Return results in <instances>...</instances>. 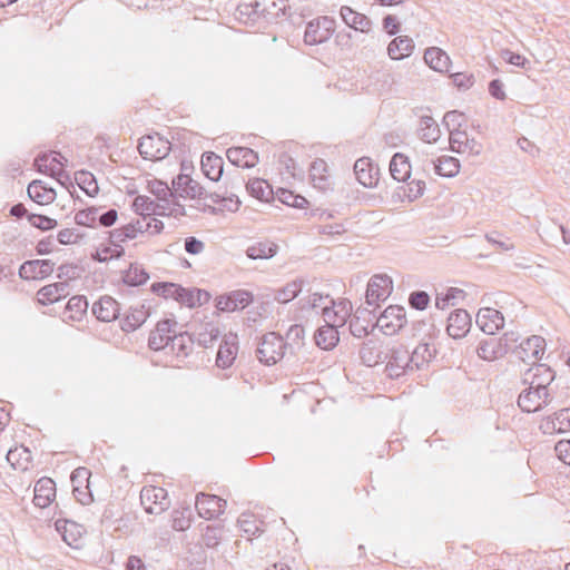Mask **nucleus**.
Wrapping results in <instances>:
<instances>
[{
	"instance_id": "nucleus-1",
	"label": "nucleus",
	"mask_w": 570,
	"mask_h": 570,
	"mask_svg": "<svg viewBox=\"0 0 570 570\" xmlns=\"http://www.w3.org/2000/svg\"><path fill=\"white\" fill-rule=\"evenodd\" d=\"M302 309L320 314L326 324L342 327L353 313V304L345 297L333 298L321 293L309 294L302 304Z\"/></svg>"
},
{
	"instance_id": "nucleus-2",
	"label": "nucleus",
	"mask_w": 570,
	"mask_h": 570,
	"mask_svg": "<svg viewBox=\"0 0 570 570\" xmlns=\"http://www.w3.org/2000/svg\"><path fill=\"white\" fill-rule=\"evenodd\" d=\"M444 124L450 131V147L458 154L468 156L479 155L482 146L474 139H470L463 125H466V118L463 112L451 110L444 116Z\"/></svg>"
},
{
	"instance_id": "nucleus-3",
	"label": "nucleus",
	"mask_w": 570,
	"mask_h": 570,
	"mask_svg": "<svg viewBox=\"0 0 570 570\" xmlns=\"http://www.w3.org/2000/svg\"><path fill=\"white\" fill-rule=\"evenodd\" d=\"M164 228V224L155 216H144L132 219L128 224L121 226L114 232V235L120 242L135 239L140 236H153L159 234Z\"/></svg>"
},
{
	"instance_id": "nucleus-4",
	"label": "nucleus",
	"mask_w": 570,
	"mask_h": 570,
	"mask_svg": "<svg viewBox=\"0 0 570 570\" xmlns=\"http://www.w3.org/2000/svg\"><path fill=\"white\" fill-rule=\"evenodd\" d=\"M406 324V311L400 305H389L376 321V326L380 332L387 336L396 335Z\"/></svg>"
},
{
	"instance_id": "nucleus-5",
	"label": "nucleus",
	"mask_w": 570,
	"mask_h": 570,
	"mask_svg": "<svg viewBox=\"0 0 570 570\" xmlns=\"http://www.w3.org/2000/svg\"><path fill=\"white\" fill-rule=\"evenodd\" d=\"M170 149V141L157 132L141 137L138 145L140 155L145 159L151 161H157L165 158L169 154Z\"/></svg>"
},
{
	"instance_id": "nucleus-6",
	"label": "nucleus",
	"mask_w": 570,
	"mask_h": 570,
	"mask_svg": "<svg viewBox=\"0 0 570 570\" xmlns=\"http://www.w3.org/2000/svg\"><path fill=\"white\" fill-rule=\"evenodd\" d=\"M551 401L547 385L538 384L525 389L518 399V404L523 412L534 413L542 410Z\"/></svg>"
},
{
	"instance_id": "nucleus-7",
	"label": "nucleus",
	"mask_w": 570,
	"mask_h": 570,
	"mask_svg": "<svg viewBox=\"0 0 570 570\" xmlns=\"http://www.w3.org/2000/svg\"><path fill=\"white\" fill-rule=\"evenodd\" d=\"M393 281L386 274L373 275L366 288V303L368 305L379 306L382 302H385L393 293Z\"/></svg>"
},
{
	"instance_id": "nucleus-8",
	"label": "nucleus",
	"mask_w": 570,
	"mask_h": 570,
	"mask_svg": "<svg viewBox=\"0 0 570 570\" xmlns=\"http://www.w3.org/2000/svg\"><path fill=\"white\" fill-rule=\"evenodd\" d=\"M284 341L276 333H268L263 336L257 348V355L262 363L266 365L276 364L284 356Z\"/></svg>"
},
{
	"instance_id": "nucleus-9",
	"label": "nucleus",
	"mask_w": 570,
	"mask_h": 570,
	"mask_svg": "<svg viewBox=\"0 0 570 570\" xmlns=\"http://www.w3.org/2000/svg\"><path fill=\"white\" fill-rule=\"evenodd\" d=\"M513 353L524 364L535 365L546 353V341L541 336L533 335L522 341Z\"/></svg>"
},
{
	"instance_id": "nucleus-10",
	"label": "nucleus",
	"mask_w": 570,
	"mask_h": 570,
	"mask_svg": "<svg viewBox=\"0 0 570 570\" xmlns=\"http://www.w3.org/2000/svg\"><path fill=\"white\" fill-rule=\"evenodd\" d=\"M140 501L145 511L151 514H159L169 505L167 491L156 485H145L140 491Z\"/></svg>"
},
{
	"instance_id": "nucleus-11",
	"label": "nucleus",
	"mask_w": 570,
	"mask_h": 570,
	"mask_svg": "<svg viewBox=\"0 0 570 570\" xmlns=\"http://www.w3.org/2000/svg\"><path fill=\"white\" fill-rule=\"evenodd\" d=\"M335 30V22L328 17H320L308 22L304 40L314 46L327 41Z\"/></svg>"
},
{
	"instance_id": "nucleus-12",
	"label": "nucleus",
	"mask_w": 570,
	"mask_h": 570,
	"mask_svg": "<svg viewBox=\"0 0 570 570\" xmlns=\"http://www.w3.org/2000/svg\"><path fill=\"white\" fill-rule=\"evenodd\" d=\"M177 336V323L174 320H161L150 332L148 344L154 351L166 348Z\"/></svg>"
},
{
	"instance_id": "nucleus-13",
	"label": "nucleus",
	"mask_w": 570,
	"mask_h": 570,
	"mask_svg": "<svg viewBox=\"0 0 570 570\" xmlns=\"http://www.w3.org/2000/svg\"><path fill=\"white\" fill-rule=\"evenodd\" d=\"M226 500L215 495L200 493L196 497L195 507L200 518L213 520L219 518L226 510Z\"/></svg>"
},
{
	"instance_id": "nucleus-14",
	"label": "nucleus",
	"mask_w": 570,
	"mask_h": 570,
	"mask_svg": "<svg viewBox=\"0 0 570 570\" xmlns=\"http://www.w3.org/2000/svg\"><path fill=\"white\" fill-rule=\"evenodd\" d=\"M65 157L57 151L40 154L35 159V167L39 173L60 179L65 176Z\"/></svg>"
},
{
	"instance_id": "nucleus-15",
	"label": "nucleus",
	"mask_w": 570,
	"mask_h": 570,
	"mask_svg": "<svg viewBox=\"0 0 570 570\" xmlns=\"http://www.w3.org/2000/svg\"><path fill=\"white\" fill-rule=\"evenodd\" d=\"M90 476V470L85 466L77 468L71 474L72 493L81 504H89L94 501Z\"/></svg>"
},
{
	"instance_id": "nucleus-16",
	"label": "nucleus",
	"mask_w": 570,
	"mask_h": 570,
	"mask_svg": "<svg viewBox=\"0 0 570 570\" xmlns=\"http://www.w3.org/2000/svg\"><path fill=\"white\" fill-rule=\"evenodd\" d=\"M56 529L61 533L63 541L71 548L80 549L86 542V530L73 521L57 520Z\"/></svg>"
},
{
	"instance_id": "nucleus-17",
	"label": "nucleus",
	"mask_w": 570,
	"mask_h": 570,
	"mask_svg": "<svg viewBox=\"0 0 570 570\" xmlns=\"http://www.w3.org/2000/svg\"><path fill=\"white\" fill-rule=\"evenodd\" d=\"M253 302V296L247 291H234L216 298V308L220 312L232 313L243 309Z\"/></svg>"
},
{
	"instance_id": "nucleus-18",
	"label": "nucleus",
	"mask_w": 570,
	"mask_h": 570,
	"mask_svg": "<svg viewBox=\"0 0 570 570\" xmlns=\"http://www.w3.org/2000/svg\"><path fill=\"white\" fill-rule=\"evenodd\" d=\"M53 272V263L49 259L24 262L19 268V275L27 281L43 279Z\"/></svg>"
},
{
	"instance_id": "nucleus-19",
	"label": "nucleus",
	"mask_w": 570,
	"mask_h": 570,
	"mask_svg": "<svg viewBox=\"0 0 570 570\" xmlns=\"http://www.w3.org/2000/svg\"><path fill=\"white\" fill-rule=\"evenodd\" d=\"M472 320L464 309H455L448 317L446 332L453 338L464 337L471 330Z\"/></svg>"
},
{
	"instance_id": "nucleus-20",
	"label": "nucleus",
	"mask_w": 570,
	"mask_h": 570,
	"mask_svg": "<svg viewBox=\"0 0 570 570\" xmlns=\"http://www.w3.org/2000/svg\"><path fill=\"white\" fill-rule=\"evenodd\" d=\"M476 324L482 332L493 335L503 327L504 317L498 309L483 307L476 314Z\"/></svg>"
},
{
	"instance_id": "nucleus-21",
	"label": "nucleus",
	"mask_w": 570,
	"mask_h": 570,
	"mask_svg": "<svg viewBox=\"0 0 570 570\" xmlns=\"http://www.w3.org/2000/svg\"><path fill=\"white\" fill-rule=\"evenodd\" d=\"M238 353V343L235 334H227L224 336L216 356V364L218 367H230Z\"/></svg>"
},
{
	"instance_id": "nucleus-22",
	"label": "nucleus",
	"mask_w": 570,
	"mask_h": 570,
	"mask_svg": "<svg viewBox=\"0 0 570 570\" xmlns=\"http://www.w3.org/2000/svg\"><path fill=\"white\" fill-rule=\"evenodd\" d=\"M476 354L483 361L494 362L505 354V346L501 338L489 337L479 343Z\"/></svg>"
},
{
	"instance_id": "nucleus-23",
	"label": "nucleus",
	"mask_w": 570,
	"mask_h": 570,
	"mask_svg": "<svg viewBox=\"0 0 570 570\" xmlns=\"http://www.w3.org/2000/svg\"><path fill=\"white\" fill-rule=\"evenodd\" d=\"M149 317V309L144 304L130 307L120 321L121 330L134 332L139 328Z\"/></svg>"
},
{
	"instance_id": "nucleus-24",
	"label": "nucleus",
	"mask_w": 570,
	"mask_h": 570,
	"mask_svg": "<svg viewBox=\"0 0 570 570\" xmlns=\"http://www.w3.org/2000/svg\"><path fill=\"white\" fill-rule=\"evenodd\" d=\"M541 429L546 433H563L570 431V409H562L543 419Z\"/></svg>"
},
{
	"instance_id": "nucleus-25",
	"label": "nucleus",
	"mask_w": 570,
	"mask_h": 570,
	"mask_svg": "<svg viewBox=\"0 0 570 570\" xmlns=\"http://www.w3.org/2000/svg\"><path fill=\"white\" fill-rule=\"evenodd\" d=\"M56 498V483L50 478H41L35 485L33 502L39 508L49 507Z\"/></svg>"
},
{
	"instance_id": "nucleus-26",
	"label": "nucleus",
	"mask_w": 570,
	"mask_h": 570,
	"mask_svg": "<svg viewBox=\"0 0 570 570\" xmlns=\"http://www.w3.org/2000/svg\"><path fill=\"white\" fill-rule=\"evenodd\" d=\"M118 302L108 295L101 296L92 306V313L102 322H111L119 315Z\"/></svg>"
},
{
	"instance_id": "nucleus-27",
	"label": "nucleus",
	"mask_w": 570,
	"mask_h": 570,
	"mask_svg": "<svg viewBox=\"0 0 570 570\" xmlns=\"http://www.w3.org/2000/svg\"><path fill=\"white\" fill-rule=\"evenodd\" d=\"M68 295L66 283H52L41 287L37 292V302L41 305L53 304Z\"/></svg>"
},
{
	"instance_id": "nucleus-28",
	"label": "nucleus",
	"mask_w": 570,
	"mask_h": 570,
	"mask_svg": "<svg viewBox=\"0 0 570 570\" xmlns=\"http://www.w3.org/2000/svg\"><path fill=\"white\" fill-rule=\"evenodd\" d=\"M209 299L210 295L206 291L199 288H185L181 286L176 302L186 307L195 308L207 304Z\"/></svg>"
},
{
	"instance_id": "nucleus-29",
	"label": "nucleus",
	"mask_w": 570,
	"mask_h": 570,
	"mask_svg": "<svg viewBox=\"0 0 570 570\" xmlns=\"http://www.w3.org/2000/svg\"><path fill=\"white\" fill-rule=\"evenodd\" d=\"M435 355L436 347L433 343H419L410 357L411 368H422L429 365L433 361Z\"/></svg>"
},
{
	"instance_id": "nucleus-30",
	"label": "nucleus",
	"mask_w": 570,
	"mask_h": 570,
	"mask_svg": "<svg viewBox=\"0 0 570 570\" xmlns=\"http://www.w3.org/2000/svg\"><path fill=\"white\" fill-rule=\"evenodd\" d=\"M338 326L326 324L321 326L314 335L315 343L325 351L333 350L340 342Z\"/></svg>"
},
{
	"instance_id": "nucleus-31",
	"label": "nucleus",
	"mask_w": 570,
	"mask_h": 570,
	"mask_svg": "<svg viewBox=\"0 0 570 570\" xmlns=\"http://www.w3.org/2000/svg\"><path fill=\"white\" fill-rule=\"evenodd\" d=\"M227 159L243 168H250L254 167L258 161L257 154L246 147H232L226 153Z\"/></svg>"
},
{
	"instance_id": "nucleus-32",
	"label": "nucleus",
	"mask_w": 570,
	"mask_h": 570,
	"mask_svg": "<svg viewBox=\"0 0 570 570\" xmlns=\"http://www.w3.org/2000/svg\"><path fill=\"white\" fill-rule=\"evenodd\" d=\"M7 461L14 470L21 472H26L32 466L31 452L23 445H17L10 449L7 454Z\"/></svg>"
},
{
	"instance_id": "nucleus-33",
	"label": "nucleus",
	"mask_w": 570,
	"mask_h": 570,
	"mask_svg": "<svg viewBox=\"0 0 570 570\" xmlns=\"http://www.w3.org/2000/svg\"><path fill=\"white\" fill-rule=\"evenodd\" d=\"M29 197L38 205L46 206L56 199V191L51 187H47L40 180H33L28 186Z\"/></svg>"
},
{
	"instance_id": "nucleus-34",
	"label": "nucleus",
	"mask_w": 570,
	"mask_h": 570,
	"mask_svg": "<svg viewBox=\"0 0 570 570\" xmlns=\"http://www.w3.org/2000/svg\"><path fill=\"white\" fill-rule=\"evenodd\" d=\"M424 61L435 71L446 72L450 69V57L440 48L432 47L426 49L424 53Z\"/></svg>"
},
{
	"instance_id": "nucleus-35",
	"label": "nucleus",
	"mask_w": 570,
	"mask_h": 570,
	"mask_svg": "<svg viewBox=\"0 0 570 570\" xmlns=\"http://www.w3.org/2000/svg\"><path fill=\"white\" fill-rule=\"evenodd\" d=\"M309 177L314 187L326 190L330 188L328 166L323 159H316L311 165Z\"/></svg>"
},
{
	"instance_id": "nucleus-36",
	"label": "nucleus",
	"mask_w": 570,
	"mask_h": 570,
	"mask_svg": "<svg viewBox=\"0 0 570 570\" xmlns=\"http://www.w3.org/2000/svg\"><path fill=\"white\" fill-rule=\"evenodd\" d=\"M414 49L413 40L407 36H400L393 39L389 47V56L394 60L409 57Z\"/></svg>"
},
{
	"instance_id": "nucleus-37",
	"label": "nucleus",
	"mask_w": 570,
	"mask_h": 570,
	"mask_svg": "<svg viewBox=\"0 0 570 570\" xmlns=\"http://www.w3.org/2000/svg\"><path fill=\"white\" fill-rule=\"evenodd\" d=\"M246 189L253 197L261 202H269L275 196L269 183L262 178L249 179Z\"/></svg>"
},
{
	"instance_id": "nucleus-38",
	"label": "nucleus",
	"mask_w": 570,
	"mask_h": 570,
	"mask_svg": "<svg viewBox=\"0 0 570 570\" xmlns=\"http://www.w3.org/2000/svg\"><path fill=\"white\" fill-rule=\"evenodd\" d=\"M209 202L213 208L220 213H234L237 212L240 206V200L235 195L224 196L219 193H213L209 195Z\"/></svg>"
},
{
	"instance_id": "nucleus-39",
	"label": "nucleus",
	"mask_w": 570,
	"mask_h": 570,
	"mask_svg": "<svg viewBox=\"0 0 570 570\" xmlns=\"http://www.w3.org/2000/svg\"><path fill=\"white\" fill-rule=\"evenodd\" d=\"M202 169L212 180H218L223 173V160L214 153H206L202 157Z\"/></svg>"
},
{
	"instance_id": "nucleus-40",
	"label": "nucleus",
	"mask_w": 570,
	"mask_h": 570,
	"mask_svg": "<svg viewBox=\"0 0 570 570\" xmlns=\"http://www.w3.org/2000/svg\"><path fill=\"white\" fill-rule=\"evenodd\" d=\"M354 171L357 180L365 187H371L376 184L377 177L372 164L364 158L356 160Z\"/></svg>"
},
{
	"instance_id": "nucleus-41",
	"label": "nucleus",
	"mask_w": 570,
	"mask_h": 570,
	"mask_svg": "<svg viewBox=\"0 0 570 570\" xmlns=\"http://www.w3.org/2000/svg\"><path fill=\"white\" fill-rule=\"evenodd\" d=\"M87 309V298L82 295H76L69 298L65 308V316L69 321H80L86 315Z\"/></svg>"
},
{
	"instance_id": "nucleus-42",
	"label": "nucleus",
	"mask_w": 570,
	"mask_h": 570,
	"mask_svg": "<svg viewBox=\"0 0 570 570\" xmlns=\"http://www.w3.org/2000/svg\"><path fill=\"white\" fill-rule=\"evenodd\" d=\"M392 177L397 181H405L411 175V164L403 154H395L390 164Z\"/></svg>"
},
{
	"instance_id": "nucleus-43",
	"label": "nucleus",
	"mask_w": 570,
	"mask_h": 570,
	"mask_svg": "<svg viewBox=\"0 0 570 570\" xmlns=\"http://www.w3.org/2000/svg\"><path fill=\"white\" fill-rule=\"evenodd\" d=\"M409 367L411 364L405 354L393 353L386 363L385 372L389 377L399 379L406 373Z\"/></svg>"
},
{
	"instance_id": "nucleus-44",
	"label": "nucleus",
	"mask_w": 570,
	"mask_h": 570,
	"mask_svg": "<svg viewBox=\"0 0 570 570\" xmlns=\"http://www.w3.org/2000/svg\"><path fill=\"white\" fill-rule=\"evenodd\" d=\"M275 169L281 180L286 181L296 177L298 166L289 155L282 154L278 156Z\"/></svg>"
},
{
	"instance_id": "nucleus-45",
	"label": "nucleus",
	"mask_w": 570,
	"mask_h": 570,
	"mask_svg": "<svg viewBox=\"0 0 570 570\" xmlns=\"http://www.w3.org/2000/svg\"><path fill=\"white\" fill-rule=\"evenodd\" d=\"M274 197L279 203H282L286 206H289V207L304 209V208H307V206H308V200L304 196L296 194L295 191H293L291 189H286V188H282V187L277 188Z\"/></svg>"
},
{
	"instance_id": "nucleus-46",
	"label": "nucleus",
	"mask_w": 570,
	"mask_h": 570,
	"mask_svg": "<svg viewBox=\"0 0 570 570\" xmlns=\"http://www.w3.org/2000/svg\"><path fill=\"white\" fill-rule=\"evenodd\" d=\"M246 253L252 259H267L277 253V246L269 240L257 242L250 245Z\"/></svg>"
},
{
	"instance_id": "nucleus-47",
	"label": "nucleus",
	"mask_w": 570,
	"mask_h": 570,
	"mask_svg": "<svg viewBox=\"0 0 570 570\" xmlns=\"http://www.w3.org/2000/svg\"><path fill=\"white\" fill-rule=\"evenodd\" d=\"M124 254V248L119 244L107 240L101 243L92 255L94 259L99 262H107L114 258H118Z\"/></svg>"
},
{
	"instance_id": "nucleus-48",
	"label": "nucleus",
	"mask_w": 570,
	"mask_h": 570,
	"mask_svg": "<svg viewBox=\"0 0 570 570\" xmlns=\"http://www.w3.org/2000/svg\"><path fill=\"white\" fill-rule=\"evenodd\" d=\"M341 17L344 22L355 30L364 31L368 27V20L362 13L354 11L350 7L341 8Z\"/></svg>"
},
{
	"instance_id": "nucleus-49",
	"label": "nucleus",
	"mask_w": 570,
	"mask_h": 570,
	"mask_svg": "<svg viewBox=\"0 0 570 570\" xmlns=\"http://www.w3.org/2000/svg\"><path fill=\"white\" fill-rule=\"evenodd\" d=\"M301 291L302 283L299 281H292L277 288L274 293V298L281 304H286L292 302Z\"/></svg>"
},
{
	"instance_id": "nucleus-50",
	"label": "nucleus",
	"mask_w": 570,
	"mask_h": 570,
	"mask_svg": "<svg viewBox=\"0 0 570 570\" xmlns=\"http://www.w3.org/2000/svg\"><path fill=\"white\" fill-rule=\"evenodd\" d=\"M420 136L429 144L438 141L441 136V131L436 121L431 117L422 118L420 122Z\"/></svg>"
},
{
	"instance_id": "nucleus-51",
	"label": "nucleus",
	"mask_w": 570,
	"mask_h": 570,
	"mask_svg": "<svg viewBox=\"0 0 570 570\" xmlns=\"http://www.w3.org/2000/svg\"><path fill=\"white\" fill-rule=\"evenodd\" d=\"M180 285L175 283H154L150 287L151 292L156 294L159 297H163L165 299H174L177 301Z\"/></svg>"
},
{
	"instance_id": "nucleus-52",
	"label": "nucleus",
	"mask_w": 570,
	"mask_h": 570,
	"mask_svg": "<svg viewBox=\"0 0 570 570\" xmlns=\"http://www.w3.org/2000/svg\"><path fill=\"white\" fill-rule=\"evenodd\" d=\"M132 207L139 217H144L155 216L157 214L158 205L149 197L140 195L134 199Z\"/></svg>"
},
{
	"instance_id": "nucleus-53",
	"label": "nucleus",
	"mask_w": 570,
	"mask_h": 570,
	"mask_svg": "<svg viewBox=\"0 0 570 570\" xmlns=\"http://www.w3.org/2000/svg\"><path fill=\"white\" fill-rule=\"evenodd\" d=\"M460 170L459 160L454 157H441L435 164V171L444 177H454Z\"/></svg>"
},
{
	"instance_id": "nucleus-54",
	"label": "nucleus",
	"mask_w": 570,
	"mask_h": 570,
	"mask_svg": "<svg viewBox=\"0 0 570 570\" xmlns=\"http://www.w3.org/2000/svg\"><path fill=\"white\" fill-rule=\"evenodd\" d=\"M148 279V274L138 265H130L122 273V281L127 285L138 286L146 283Z\"/></svg>"
},
{
	"instance_id": "nucleus-55",
	"label": "nucleus",
	"mask_w": 570,
	"mask_h": 570,
	"mask_svg": "<svg viewBox=\"0 0 570 570\" xmlns=\"http://www.w3.org/2000/svg\"><path fill=\"white\" fill-rule=\"evenodd\" d=\"M98 208L89 207L81 210H78L75 214V223L79 226L83 227H95L98 220Z\"/></svg>"
},
{
	"instance_id": "nucleus-56",
	"label": "nucleus",
	"mask_w": 570,
	"mask_h": 570,
	"mask_svg": "<svg viewBox=\"0 0 570 570\" xmlns=\"http://www.w3.org/2000/svg\"><path fill=\"white\" fill-rule=\"evenodd\" d=\"M83 238L85 235L72 227L62 228L57 234V239L61 245H77L80 244Z\"/></svg>"
},
{
	"instance_id": "nucleus-57",
	"label": "nucleus",
	"mask_w": 570,
	"mask_h": 570,
	"mask_svg": "<svg viewBox=\"0 0 570 570\" xmlns=\"http://www.w3.org/2000/svg\"><path fill=\"white\" fill-rule=\"evenodd\" d=\"M220 331L217 325L213 323H206L202 326L198 333V342L204 346L213 344L219 336Z\"/></svg>"
},
{
	"instance_id": "nucleus-58",
	"label": "nucleus",
	"mask_w": 570,
	"mask_h": 570,
	"mask_svg": "<svg viewBox=\"0 0 570 570\" xmlns=\"http://www.w3.org/2000/svg\"><path fill=\"white\" fill-rule=\"evenodd\" d=\"M191 524V512L189 509L175 510L173 513V528L178 531L187 530Z\"/></svg>"
},
{
	"instance_id": "nucleus-59",
	"label": "nucleus",
	"mask_w": 570,
	"mask_h": 570,
	"mask_svg": "<svg viewBox=\"0 0 570 570\" xmlns=\"http://www.w3.org/2000/svg\"><path fill=\"white\" fill-rule=\"evenodd\" d=\"M28 222L30 223L31 226H33L42 232L52 230L58 225L56 219L45 216V215H37V214L29 215Z\"/></svg>"
},
{
	"instance_id": "nucleus-60",
	"label": "nucleus",
	"mask_w": 570,
	"mask_h": 570,
	"mask_svg": "<svg viewBox=\"0 0 570 570\" xmlns=\"http://www.w3.org/2000/svg\"><path fill=\"white\" fill-rule=\"evenodd\" d=\"M360 354L363 362L368 366H374L381 361V353L374 346L364 345Z\"/></svg>"
},
{
	"instance_id": "nucleus-61",
	"label": "nucleus",
	"mask_w": 570,
	"mask_h": 570,
	"mask_svg": "<svg viewBox=\"0 0 570 570\" xmlns=\"http://www.w3.org/2000/svg\"><path fill=\"white\" fill-rule=\"evenodd\" d=\"M409 304L412 308L423 311L430 304V296L423 291L413 292L409 297Z\"/></svg>"
},
{
	"instance_id": "nucleus-62",
	"label": "nucleus",
	"mask_w": 570,
	"mask_h": 570,
	"mask_svg": "<svg viewBox=\"0 0 570 570\" xmlns=\"http://www.w3.org/2000/svg\"><path fill=\"white\" fill-rule=\"evenodd\" d=\"M451 78H452V81L453 83L459 88V89H468L470 88L473 82H474V78L472 75H469V73H465V72H456V73H453L451 75Z\"/></svg>"
},
{
	"instance_id": "nucleus-63",
	"label": "nucleus",
	"mask_w": 570,
	"mask_h": 570,
	"mask_svg": "<svg viewBox=\"0 0 570 570\" xmlns=\"http://www.w3.org/2000/svg\"><path fill=\"white\" fill-rule=\"evenodd\" d=\"M556 453L558 458L564 463L570 465V440H560L556 444Z\"/></svg>"
},
{
	"instance_id": "nucleus-64",
	"label": "nucleus",
	"mask_w": 570,
	"mask_h": 570,
	"mask_svg": "<svg viewBox=\"0 0 570 570\" xmlns=\"http://www.w3.org/2000/svg\"><path fill=\"white\" fill-rule=\"evenodd\" d=\"M406 188H407V191H406L407 197L410 199H416L423 195L424 189H425V184L422 180H412L411 183L407 184Z\"/></svg>"
}]
</instances>
